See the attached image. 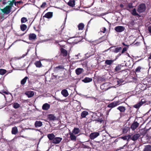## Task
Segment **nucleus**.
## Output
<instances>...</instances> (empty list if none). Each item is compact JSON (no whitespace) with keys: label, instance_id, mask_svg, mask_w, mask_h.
Segmentation results:
<instances>
[{"label":"nucleus","instance_id":"obj_1","mask_svg":"<svg viewBox=\"0 0 151 151\" xmlns=\"http://www.w3.org/2000/svg\"><path fill=\"white\" fill-rule=\"evenodd\" d=\"M11 7L9 6H6L3 9H0L3 13L6 14H9L11 11Z\"/></svg>","mask_w":151,"mask_h":151},{"label":"nucleus","instance_id":"obj_2","mask_svg":"<svg viewBox=\"0 0 151 151\" xmlns=\"http://www.w3.org/2000/svg\"><path fill=\"white\" fill-rule=\"evenodd\" d=\"M145 6L144 4H142L138 6L137 11L139 12H142L145 11Z\"/></svg>","mask_w":151,"mask_h":151},{"label":"nucleus","instance_id":"obj_3","mask_svg":"<svg viewBox=\"0 0 151 151\" xmlns=\"http://www.w3.org/2000/svg\"><path fill=\"white\" fill-rule=\"evenodd\" d=\"M120 104V102L119 101H114L109 104L108 105V107L109 108H114L119 105Z\"/></svg>","mask_w":151,"mask_h":151},{"label":"nucleus","instance_id":"obj_4","mask_svg":"<svg viewBox=\"0 0 151 151\" xmlns=\"http://www.w3.org/2000/svg\"><path fill=\"white\" fill-rule=\"evenodd\" d=\"M62 139V138L60 137H55L52 141V143L54 144L59 143Z\"/></svg>","mask_w":151,"mask_h":151},{"label":"nucleus","instance_id":"obj_5","mask_svg":"<svg viewBox=\"0 0 151 151\" xmlns=\"http://www.w3.org/2000/svg\"><path fill=\"white\" fill-rule=\"evenodd\" d=\"M124 28L122 26H118L115 28V30L118 32H121L124 30Z\"/></svg>","mask_w":151,"mask_h":151},{"label":"nucleus","instance_id":"obj_6","mask_svg":"<svg viewBox=\"0 0 151 151\" xmlns=\"http://www.w3.org/2000/svg\"><path fill=\"white\" fill-rule=\"evenodd\" d=\"M99 135V133L97 132H95L91 133L90 135V138L93 139L97 137Z\"/></svg>","mask_w":151,"mask_h":151},{"label":"nucleus","instance_id":"obj_7","mask_svg":"<svg viewBox=\"0 0 151 151\" xmlns=\"http://www.w3.org/2000/svg\"><path fill=\"white\" fill-rule=\"evenodd\" d=\"M139 123L137 122H134L131 126V128L133 130L135 129L139 126Z\"/></svg>","mask_w":151,"mask_h":151},{"label":"nucleus","instance_id":"obj_8","mask_svg":"<svg viewBox=\"0 0 151 151\" xmlns=\"http://www.w3.org/2000/svg\"><path fill=\"white\" fill-rule=\"evenodd\" d=\"M25 94L29 98H30L34 96V93L33 91H29L25 92Z\"/></svg>","mask_w":151,"mask_h":151},{"label":"nucleus","instance_id":"obj_9","mask_svg":"<svg viewBox=\"0 0 151 151\" xmlns=\"http://www.w3.org/2000/svg\"><path fill=\"white\" fill-rule=\"evenodd\" d=\"M60 51L61 53L63 56H67L68 52L66 50L62 48L60 49Z\"/></svg>","mask_w":151,"mask_h":151},{"label":"nucleus","instance_id":"obj_10","mask_svg":"<svg viewBox=\"0 0 151 151\" xmlns=\"http://www.w3.org/2000/svg\"><path fill=\"white\" fill-rule=\"evenodd\" d=\"M61 93L65 97L69 95L66 89H64L62 90Z\"/></svg>","mask_w":151,"mask_h":151},{"label":"nucleus","instance_id":"obj_11","mask_svg":"<svg viewBox=\"0 0 151 151\" xmlns=\"http://www.w3.org/2000/svg\"><path fill=\"white\" fill-rule=\"evenodd\" d=\"M140 136V135L139 134H136L131 138V139L133 141H135L137 140Z\"/></svg>","mask_w":151,"mask_h":151},{"label":"nucleus","instance_id":"obj_12","mask_svg":"<svg viewBox=\"0 0 151 151\" xmlns=\"http://www.w3.org/2000/svg\"><path fill=\"white\" fill-rule=\"evenodd\" d=\"M50 107V105L47 103H45L42 106V109L45 110H48Z\"/></svg>","mask_w":151,"mask_h":151},{"label":"nucleus","instance_id":"obj_13","mask_svg":"<svg viewBox=\"0 0 151 151\" xmlns=\"http://www.w3.org/2000/svg\"><path fill=\"white\" fill-rule=\"evenodd\" d=\"M52 16V12H48L46 13L44 17L47 18H51Z\"/></svg>","mask_w":151,"mask_h":151},{"label":"nucleus","instance_id":"obj_14","mask_svg":"<svg viewBox=\"0 0 151 151\" xmlns=\"http://www.w3.org/2000/svg\"><path fill=\"white\" fill-rule=\"evenodd\" d=\"M92 79L91 78L88 77H86L84 79L82 80V81L85 83H88L92 81Z\"/></svg>","mask_w":151,"mask_h":151},{"label":"nucleus","instance_id":"obj_15","mask_svg":"<svg viewBox=\"0 0 151 151\" xmlns=\"http://www.w3.org/2000/svg\"><path fill=\"white\" fill-rule=\"evenodd\" d=\"M143 151H151V146L150 145L145 146Z\"/></svg>","mask_w":151,"mask_h":151},{"label":"nucleus","instance_id":"obj_16","mask_svg":"<svg viewBox=\"0 0 151 151\" xmlns=\"http://www.w3.org/2000/svg\"><path fill=\"white\" fill-rule=\"evenodd\" d=\"M47 137L50 140H53L55 137V135L53 133L49 134L47 135Z\"/></svg>","mask_w":151,"mask_h":151},{"label":"nucleus","instance_id":"obj_17","mask_svg":"<svg viewBox=\"0 0 151 151\" xmlns=\"http://www.w3.org/2000/svg\"><path fill=\"white\" fill-rule=\"evenodd\" d=\"M35 127H40L42 125V123L40 121H36L35 124Z\"/></svg>","mask_w":151,"mask_h":151},{"label":"nucleus","instance_id":"obj_18","mask_svg":"<svg viewBox=\"0 0 151 151\" xmlns=\"http://www.w3.org/2000/svg\"><path fill=\"white\" fill-rule=\"evenodd\" d=\"M70 137L71 139L72 140L75 141L76 140V137L74 135L73 133H70Z\"/></svg>","mask_w":151,"mask_h":151},{"label":"nucleus","instance_id":"obj_19","mask_svg":"<svg viewBox=\"0 0 151 151\" xmlns=\"http://www.w3.org/2000/svg\"><path fill=\"white\" fill-rule=\"evenodd\" d=\"M80 132V130L79 128H75L72 131V133H74L75 134H78Z\"/></svg>","mask_w":151,"mask_h":151},{"label":"nucleus","instance_id":"obj_20","mask_svg":"<svg viewBox=\"0 0 151 151\" xmlns=\"http://www.w3.org/2000/svg\"><path fill=\"white\" fill-rule=\"evenodd\" d=\"M68 4L71 6L73 7L75 5V0H70L68 3Z\"/></svg>","mask_w":151,"mask_h":151},{"label":"nucleus","instance_id":"obj_21","mask_svg":"<svg viewBox=\"0 0 151 151\" xmlns=\"http://www.w3.org/2000/svg\"><path fill=\"white\" fill-rule=\"evenodd\" d=\"M36 37V36L34 34H31L29 36V39L30 40L35 39Z\"/></svg>","mask_w":151,"mask_h":151},{"label":"nucleus","instance_id":"obj_22","mask_svg":"<svg viewBox=\"0 0 151 151\" xmlns=\"http://www.w3.org/2000/svg\"><path fill=\"white\" fill-rule=\"evenodd\" d=\"M55 118L54 115L52 114H49L47 116V118L50 120H54Z\"/></svg>","mask_w":151,"mask_h":151},{"label":"nucleus","instance_id":"obj_23","mask_svg":"<svg viewBox=\"0 0 151 151\" xmlns=\"http://www.w3.org/2000/svg\"><path fill=\"white\" fill-rule=\"evenodd\" d=\"M83 70L82 68H78L76 70V72L77 75H79L82 73Z\"/></svg>","mask_w":151,"mask_h":151},{"label":"nucleus","instance_id":"obj_24","mask_svg":"<svg viewBox=\"0 0 151 151\" xmlns=\"http://www.w3.org/2000/svg\"><path fill=\"white\" fill-rule=\"evenodd\" d=\"M121 112H124L126 110L125 108L123 106H120L117 108Z\"/></svg>","mask_w":151,"mask_h":151},{"label":"nucleus","instance_id":"obj_25","mask_svg":"<svg viewBox=\"0 0 151 151\" xmlns=\"http://www.w3.org/2000/svg\"><path fill=\"white\" fill-rule=\"evenodd\" d=\"M18 132L17 128L16 127H14L12 128V132L13 134H16Z\"/></svg>","mask_w":151,"mask_h":151},{"label":"nucleus","instance_id":"obj_26","mask_svg":"<svg viewBox=\"0 0 151 151\" xmlns=\"http://www.w3.org/2000/svg\"><path fill=\"white\" fill-rule=\"evenodd\" d=\"M88 114V112L85 111H83L81 113V116L83 118L85 117Z\"/></svg>","mask_w":151,"mask_h":151},{"label":"nucleus","instance_id":"obj_27","mask_svg":"<svg viewBox=\"0 0 151 151\" xmlns=\"http://www.w3.org/2000/svg\"><path fill=\"white\" fill-rule=\"evenodd\" d=\"M35 65L37 67H40L42 66V64L40 61H37L35 63Z\"/></svg>","mask_w":151,"mask_h":151},{"label":"nucleus","instance_id":"obj_28","mask_svg":"<svg viewBox=\"0 0 151 151\" xmlns=\"http://www.w3.org/2000/svg\"><path fill=\"white\" fill-rule=\"evenodd\" d=\"M28 77L26 76L25 78L22 79L21 81V83L22 85H24L26 82L27 79H28Z\"/></svg>","mask_w":151,"mask_h":151},{"label":"nucleus","instance_id":"obj_29","mask_svg":"<svg viewBox=\"0 0 151 151\" xmlns=\"http://www.w3.org/2000/svg\"><path fill=\"white\" fill-rule=\"evenodd\" d=\"M134 22L133 21H129L128 22V25L130 29L132 28V26L134 25Z\"/></svg>","mask_w":151,"mask_h":151},{"label":"nucleus","instance_id":"obj_30","mask_svg":"<svg viewBox=\"0 0 151 151\" xmlns=\"http://www.w3.org/2000/svg\"><path fill=\"white\" fill-rule=\"evenodd\" d=\"M143 103L142 102H141L137 104L134 105V107L136 108H139L140 106H141L143 104Z\"/></svg>","mask_w":151,"mask_h":151},{"label":"nucleus","instance_id":"obj_31","mask_svg":"<svg viewBox=\"0 0 151 151\" xmlns=\"http://www.w3.org/2000/svg\"><path fill=\"white\" fill-rule=\"evenodd\" d=\"M114 61L111 60H106L105 61V63L108 65H110Z\"/></svg>","mask_w":151,"mask_h":151},{"label":"nucleus","instance_id":"obj_32","mask_svg":"<svg viewBox=\"0 0 151 151\" xmlns=\"http://www.w3.org/2000/svg\"><path fill=\"white\" fill-rule=\"evenodd\" d=\"M107 84H108V83H105L102 84V85H101V86H100L101 88L104 89L105 91L107 90L109 88H104V87L105 86H106Z\"/></svg>","mask_w":151,"mask_h":151},{"label":"nucleus","instance_id":"obj_33","mask_svg":"<svg viewBox=\"0 0 151 151\" xmlns=\"http://www.w3.org/2000/svg\"><path fill=\"white\" fill-rule=\"evenodd\" d=\"M84 27V24L82 23L80 24L78 26V30H82Z\"/></svg>","mask_w":151,"mask_h":151},{"label":"nucleus","instance_id":"obj_34","mask_svg":"<svg viewBox=\"0 0 151 151\" xmlns=\"http://www.w3.org/2000/svg\"><path fill=\"white\" fill-rule=\"evenodd\" d=\"M14 0H13L12 1H8V3L9 2L10 3H9V5H8L7 6H9L10 7H11V9H12V7L13 6V4L14 3Z\"/></svg>","mask_w":151,"mask_h":151},{"label":"nucleus","instance_id":"obj_35","mask_svg":"<svg viewBox=\"0 0 151 151\" xmlns=\"http://www.w3.org/2000/svg\"><path fill=\"white\" fill-rule=\"evenodd\" d=\"M20 28L22 31H24L27 29V27L26 25L23 24L21 26Z\"/></svg>","mask_w":151,"mask_h":151},{"label":"nucleus","instance_id":"obj_36","mask_svg":"<svg viewBox=\"0 0 151 151\" xmlns=\"http://www.w3.org/2000/svg\"><path fill=\"white\" fill-rule=\"evenodd\" d=\"M122 66L121 65H118L115 68V70L116 71H118L121 70Z\"/></svg>","mask_w":151,"mask_h":151},{"label":"nucleus","instance_id":"obj_37","mask_svg":"<svg viewBox=\"0 0 151 151\" xmlns=\"http://www.w3.org/2000/svg\"><path fill=\"white\" fill-rule=\"evenodd\" d=\"M6 72V70L4 69H0V75H3Z\"/></svg>","mask_w":151,"mask_h":151},{"label":"nucleus","instance_id":"obj_38","mask_svg":"<svg viewBox=\"0 0 151 151\" xmlns=\"http://www.w3.org/2000/svg\"><path fill=\"white\" fill-rule=\"evenodd\" d=\"M129 129L128 127H126L123 129V133H126Z\"/></svg>","mask_w":151,"mask_h":151},{"label":"nucleus","instance_id":"obj_39","mask_svg":"<svg viewBox=\"0 0 151 151\" xmlns=\"http://www.w3.org/2000/svg\"><path fill=\"white\" fill-rule=\"evenodd\" d=\"M121 138L123 139L124 140H128L130 138V136L129 135L125 136L124 137H122Z\"/></svg>","mask_w":151,"mask_h":151},{"label":"nucleus","instance_id":"obj_40","mask_svg":"<svg viewBox=\"0 0 151 151\" xmlns=\"http://www.w3.org/2000/svg\"><path fill=\"white\" fill-rule=\"evenodd\" d=\"M13 107L15 109H17L19 107L20 105L17 103H14L13 104Z\"/></svg>","mask_w":151,"mask_h":151},{"label":"nucleus","instance_id":"obj_41","mask_svg":"<svg viewBox=\"0 0 151 151\" xmlns=\"http://www.w3.org/2000/svg\"><path fill=\"white\" fill-rule=\"evenodd\" d=\"M132 14L134 15H138V14L136 12V10L135 9H134L132 12Z\"/></svg>","mask_w":151,"mask_h":151},{"label":"nucleus","instance_id":"obj_42","mask_svg":"<svg viewBox=\"0 0 151 151\" xmlns=\"http://www.w3.org/2000/svg\"><path fill=\"white\" fill-rule=\"evenodd\" d=\"M27 21V18L25 17H23L21 19V21L22 23H25Z\"/></svg>","mask_w":151,"mask_h":151},{"label":"nucleus","instance_id":"obj_43","mask_svg":"<svg viewBox=\"0 0 151 151\" xmlns=\"http://www.w3.org/2000/svg\"><path fill=\"white\" fill-rule=\"evenodd\" d=\"M106 31V29L105 27H103L101 28L100 32L103 33H105Z\"/></svg>","mask_w":151,"mask_h":151},{"label":"nucleus","instance_id":"obj_44","mask_svg":"<svg viewBox=\"0 0 151 151\" xmlns=\"http://www.w3.org/2000/svg\"><path fill=\"white\" fill-rule=\"evenodd\" d=\"M142 68L140 66L138 67L135 69V71L136 72H140V70Z\"/></svg>","mask_w":151,"mask_h":151},{"label":"nucleus","instance_id":"obj_45","mask_svg":"<svg viewBox=\"0 0 151 151\" xmlns=\"http://www.w3.org/2000/svg\"><path fill=\"white\" fill-rule=\"evenodd\" d=\"M122 48L121 47L116 48H115L114 52L116 53L118 52Z\"/></svg>","mask_w":151,"mask_h":151},{"label":"nucleus","instance_id":"obj_46","mask_svg":"<svg viewBox=\"0 0 151 151\" xmlns=\"http://www.w3.org/2000/svg\"><path fill=\"white\" fill-rule=\"evenodd\" d=\"M46 5V3L45 2H44L42 3V4L41 6V8L44 7Z\"/></svg>","mask_w":151,"mask_h":151},{"label":"nucleus","instance_id":"obj_47","mask_svg":"<svg viewBox=\"0 0 151 151\" xmlns=\"http://www.w3.org/2000/svg\"><path fill=\"white\" fill-rule=\"evenodd\" d=\"M107 38V37H103L101 38L100 39H102V40L103 41H104V40H106Z\"/></svg>","mask_w":151,"mask_h":151},{"label":"nucleus","instance_id":"obj_48","mask_svg":"<svg viewBox=\"0 0 151 151\" xmlns=\"http://www.w3.org/2000/svg\"><path fill=\"white\" fill-rule=\"evenodd\" d=\"M127 50V49L126 47H124L122 51V53H123L124 52H125Z\"/></svg>","mask_w":151,"mask_h":151},{"label":"nucleus","instance_id":"obj_49","mask_svg":"<svg viewBox=\"0 0 151 151\" xmlns=\"http://www.w3.org/2000/svg\"><path fill=\"white\" fill-rule=\"evenodd\" d=\"M126 144L124 145L123 147H120L118 149V150H121V149H123L124 148V147L126 146Z\"/></svg>","mask_w":151,"mask_h":151},{"label":"nucleus","instance_id":"obj_50","mask_svg":"<svg viewBox=\"0 0 151 151\" xmlns=\"http://www.w3.org/2000/svg\"><path fill=\"white\" fill-rule=\"evenodd\" d=\"M148 30L149 32L151 33V26L148 27Z\"/></svg>","mask_w":151,"mask_h":151},{"label":"nucleus","instance_id":"obj_51","mask_svg":"<svg viewBox=\"0 0 151 151\" xmlns=\"http://www.w3.org/2000/svg\"><path fill=\"white\" fill-rule=\"evenodd\" d=\"M98 122H100V123H101L102 122H103V120L100 119L99 120H98Z\"/></svg>","mask_w":151,"mask_h":151},{"label":"nucleus","instance_id":"obj_52","mask_svg":"<svg viewBox=\"0 0 151 151\" xmlns=\"http://www.w3.org/2000/svg\"><path fill=\"white\" fill-rule=\"evenodd\" d=\"M128 6L129 8H132V6L131 4H129L128 5Z\"/></svg>","mask_w":151,"mask_h":151},{"label":"nucleus","instance_id":"obj_53","mask_svg":"<svg viewBox=\"0 0 151 151\" xmlns=\"http://www.w3.org/2000/svg\"><path fill=\"white\" fill-rule=\"evenodd\" d=\"M57 100H58V101H63V100H60V99H58Z\"/></svg>","mask_w":151,"mask_h":151},{"label":"nucleus","instance_id":"obj_54","mask_svg":"<svg viewBox=\"0 0 151 151\" xmlns=\"http://www.w3.org/2000/svg\"><path fill=\"white\" fill-rule=\"evenodd\" d=\"M120 6L121 7H123V6L122 4H120Z\"/></svg>","mask_w":151,"mask_h":151},{"label":"nucleus","instance_id":"obj_55","mask_svg":"<svg viewBox=\"0 0 151 151\" xmlns=\"http://www.w3.org/2000/svg\"><path fill=\"white\" fill-rule=\"evenodd\" d=\"M149 58L151 59V54L150 55Z\"/></svg>","mask_w":151,"mask_h":151},{"label":"nucleus","instance_id":"obj_56","mask_svg":"<svg viewBox=\"0 0 151 151\" xmlns=\"http://www.w3.org/2000/svg\"><path fill=\"white\" fill-rule=\"evenodd\" d=\"M123 45L124 46H127V45H125V44L124 43H123Z\"/></svg>","mask_w":151,"mask_h":151},{"label":"nucleus","instance_id":"obj_57","mask_svg":"<svg viewBox=\"0 0 151 151\" xmlns=\"http://www.w3.org/2000/svg\"><path fill=\"white\" fill-rule=\"evenodd\" d=\"M4 93H5V94H7V92H6V91L4 92Z\"/></svg>","mask_w":151,"mask_h":151},{"label":"nucleus","instance_id":"obj_58","mask_svg":"<svg viewBox=\"0 0 151 151\" xmlns=\"http://www.w3.org/2000/svg\"><path fill=\"white\" fill-rule=\"evenodd\" d=\"M25 56V55H23V57H24V56Z\"/></svg>","mask_w":151,"mask_h":151},{"label":"nucleus","instance_id":"obj_59","mask_svg":"<svg viewBox=\"0 0 151 151\" xmlns=\"http://www.w3.org/2000/svg\"><path fill=\"white\" fill-rule=\"evenodd\" d=\"M111 47H110L109 49H108L107 50H108L109 49H110V48H111Z\"/></svg>","mask_w":151,"mask_h":151}]
</instances>
